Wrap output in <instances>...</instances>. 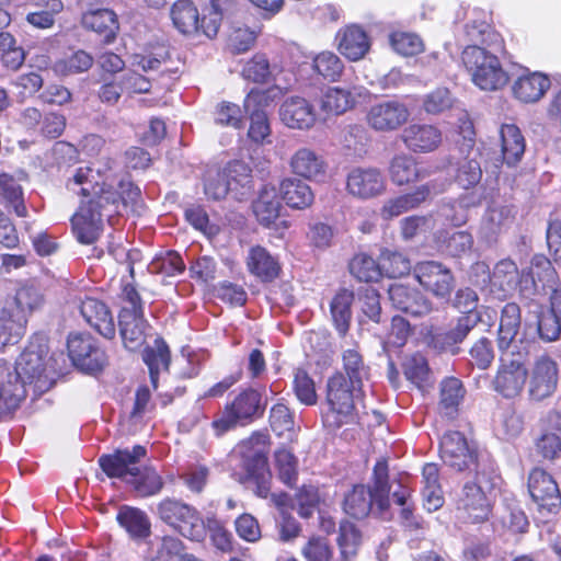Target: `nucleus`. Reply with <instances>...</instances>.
<instances>
[{
	"label": "nucleus",
	"instance_id": "obj_45",
	"mask_svg": "<svg viewBox=\"0 0 561 561\" xmlns=\"http://www.w3.org/2000/svg\"><path fill=\"white\" fill-rule=\"evenodd\" d=\"M465 37L468 45H479L482 47H501L502 39L499 33L485 22L468 23L465 26Z\"/></svg>",
	"mask_w": 561,
	"mask_h": 561
},
{
	"label": "nucleus",
	"instance_id": "obj_58",
	"mask_svg": "<svg viewBox=\"0 0 561 561\" xmlns=\"http://www.w3.org/2000/svg\"><path fill=\"white\" fill-rule=\"evenodd\" d=\"M185 264L178 252L168 251L157 256L149 265L151 273L175 276L183 273Z\"/></svg>",
	"mask_w": 561,
	"mask_h": 561
},
{
	"label": "nucleus",
	"instance_id": "obj_46",
	"mask_svg": "<svg viewBox=\"0 0 561 561\" xmlns=\"http://www.w3.org/2000/svg\"><path fill=\"white\" fill-rule=\"evenodd\" d=\"M402 368L408 380L423 389L430 383L431 371L426 358L419 353L405 356Z\"/></svg>",
	"mask_w": 561,
	"mask_h": 561
},
{
	"label": "nucleus",
	"instance_id": "obj_14",
	"mask_svg": "<svg viewBox=\"0 0 561 561\" xmlns=\"http://www.w3.org/2000/svg\"><path fill=\"white\" fill-rule=\"evenodd\" d=\"M514 208L504 202L493 201L489 204L479 227V238L488 245L495 244L513 225Z\"/></svg>",
	"mask_w": 561,
	"mask_h": 561
},
{
	"label": "nucleus",
	"instance_id": "obj_23",
	"mask_svg": "<svg viewBox=\"0 0 561 561\" xmlns=\"http://www.w3.org/2000/svg\"><path fill=\"white\" fill-rule=\"evenodd\" d=\"M11 369V364L0 359V416L15 410L26 391Z\"/></svg>",
	"mask_w": 561,
	"mask_h": 561
},
{
	"label": "nucleus",
	"instance_id": "obj_48",
	"mask_svg": "<svg viewBox=\"0 0 561 561\" xmlns=\"http://www.w3.org/2000/svg\"><path fill=\"white\" fill-rule=\"evenodd\" d=\"M382 275L397 278L408 275L411 271L410 260L401 252L383 249L379 256Z\"/></svg>",
	"mask_w": 561,
	"mask_h": 561
},
{
	"label": "nucleus",
	"instance_id": "obj_24",
	"mask_svg": "<svg viewBox=\"0 0 561 561\" xmlns=\"http://www.w3.org/2000/svg\"><path fill=\"white\" fill-rule=\"evenodd\" d=\"M519 329V306L514 302L506 304L502 309L497 333V345L501 353H504V351H520L518 346Z\"/></svg>",
	"mask_w": 561,
	"mask_h": 561
},
{
	"label": "nucleus",
	"instance_id": "obj_35",
	"mask_svg": "<svg viewBox=\"0 0 561 561\" xmlns=\"http://www.w3.org/2000/svg\"><path fill=\"white\" fill-rule=\"evenodd\" d=\"M11 369L19 377V382L25 389L26 383H31L42 377L45 371V363L39 352L31 348L24 351L18 358Z\"/></svg>",
	"mask_w": 561,
	"mask_h": 561
},
{
	"label": "nucleus",
	"instance_id": "obj_7",
	"mask_svg": "<svg viewBox=\"0 0 561 561\" xmlns=\"http://www.w3.org/2000/svg\"><path fill=\"white\" fill-rule=\"evenodd\" d=\"M359 387V383H351V380L341 373L329 378L327 401L330 410L325 414L328 426L339 428L354 421V391Z\"/></svg>",
	"mask_w": 561,
	"mask_h": 561
},
{
	"label": "nucleus",
	"instance_id": "obj_1",
	"mask_svg": "<svg viewBox=\"0 0 561 561\" xmlns=\"http://www.w3.org/2000/svg\"><path fill=\"white\" fill-rule=\"evenodd\" d=\"M115 162L107 159L104 169L94 170L90 167L79 168L69 181L70 190L76 191L73 186H81L80 193L88 196L92 193L93 197L88 204H82L79 210L71 217L72 230L80 243H94L102 231V211L119 213V205L136 203L140 196V190L129 181L116 180L112 171Z\"/></svg>",
	"mask_w": 561,
	"mask_h": 561
},
{
	"label": "nucleus",
	"instance_id": "obj_17",
	"mask_svg": "<svg viewBox=\"0 0 561 561\" xmlns=\"http://www.w3.org/2000/svg\"><path fill=\"white\" fill-rule=\"evenodd\" d=\"M528 492L539 510L552 512L561 506V494L556 480L541 468L530 471Z\"/></svg>",
	"mask_w": 561,
	"mask_h": 561
},
{
	"label": "nucleus",
	"instance_id": "obj_15",
	"mask_svg": "<svg viewBox=\"0 0 561 561\" xmlns=\"http://www.w3.org/2000/svg\"><path fill=\"white\" fill-rule=\"evenodd\" d=\"M440 458L443 462L462 471L477 461V449L460 432H448L440 440Z\"/></svg>",
	"mask_w": 561,
	"mask_h": 561
},
{
	"label": "nucleus",
	"instance_id": "obj_16",
	"mask_svg": "<svg viewBox=\"0 0 561 561\" xmlns=\"http://www.w3.org/2000/svg\"><path fill=\"white\" fill-rule=\"evenodd\" d=\"M67 346L73 364L82 370L95 373L107 363L106 354L99 348L95 341L89 335H71L68 339Z\"/></svg>",
	"mask_w": 561,
	"mask_h": 561
},
{
	"label": "nucleus",
	"instance_id": "obj_61",
	"mask_svg": "<svg viewBox=\"0 0 561 561\" xmlns=\"http://www.w3.org/2000/svg\"><path fill=\"white\" fill-rule=\"evenodd\" d=\"M282 91L279 88H271L266 90L253 89L244 100V111L252 113L254 111H264L270 106L279 95Z\"/></svg>",
	"mask_w": 561,
	"mask_h": 561
},
{
	"label": "nucleus",
	"instance_id": "obj_34",
	"mask_svg": "<svg viewBox=\"0 0 561 561\" xmlns=\"http://www.w3.org/2000/svg\"><path fill=\"white\" fill-rule=\"evenodd\" d=\"M81 24L84 28L103 35L106 42L115 37L118 28L116 14L108 9L87 11L82 14Z\"/></svg>",
	"mask_w": 561,
	"mask_h": 561
},
{
	"label": "nucleus",
	"instance_id": "obj_43",
	"mask_svg": "<svg viewBox=\"0 0 561 561\" xmlns=\"http://www.w3.org/2000/svg\"><path fill=\"white\" fill-rule=\"evenodd\" d=\"M354 300L353 291L348 289L340 290L331 302V314L334 325L340 335H345L352 317L351 306Z\"/></svg>",
	"mask_w": 561,
	"mask_h": 561
},
{
	"label": "nucleus",
	"instance_id": "obj_64",
	"mask_svg": "<svg viewBox=\"0 0 561 561\" xmlns=\"http://www.w3.org/2000/svg\"><path fill=\"white\" fill-rule=\"evenodd\" d=\"M215 122L221 126L239 129L243 125L242 110L234 103L221 102L216 108Z\"/></svg>",
	"mask_w": 561,
	"mask_h": 561
},
{
	"label": "nucleus",
	"instance_id": "obj_38",
	"mask_svg": "<svg viewBox=\"0 0 561 561\" xmlns=\"http://www.w3.org/2000/svg\"><path fill=\"white\" fill-rule=\"evenodd\" d=\"M359 95L355 88L331 87L322 96L321 108L328 114L341 115L355 105L356 98Z\"/></svg>",
	"mask_w": 561,
	"mask_h": 561
},
{
	"label": "nucleus",
	"instance_id": "obj_40",
	"mask_svg": "<svg viewBox=\"0 0 561 561\" xmlns=\"http://www.w3.org/2000/svg\"><path fill=\"white\" fill-rule=\"evenodd\" d=\"M282 205L274 187L265 186L253 203V211L257 220L270 227L279 217Z\"/></svg>",
	"mask_w": 561,
	"mask_h": 561
},
{
	"label": "nucleus",
	"instance_id": "obj_49",
	"mask_svg": "<svg viewBox=\"0 0 561 561\" xmlns=\"http://www.w3.org/2000/svg\"><path fill=\"white\" fill-rule=\"evenodd\" d=\"M374 485L371 491L376 496V506L378 508V513L381 514L389 506V492L390 485L388 482V463L386 460L380 459L376 462L374 467Z\"/></svg>",
	"mask_w": 561,
	"mask_h": 561
},
{
	"label": "nucleus",
	"instance_id": "obj_30",
	"mask_svg": "<svg viewBox=\"0 0 561 561\" xmlns=\"http://www.w3.org/2000/svg\"><path fill=\"white\" fill-rule=\"evenodd\" d=\"M336 39L339 42V51L352 61L364 58L370 47L367 34L356 25L341 30L336 35Z\"/></svg>",
	"mask_w": 561,
	"mask_h": 561
},
{
	"label": "nucleus",
	"instance_id": "obj_6",
	"mask_svg": "<svg viewBox=\"0 0 561 561\" xmlns=\"http://www.w3.org/2000/svg\"><path fill=\"white\" fill-rule=\"evenodd\" d=\"M170 18L173 26L183 35L214 38L221 25V16L217 12H210L201 18L197 7L192 0H178L170 9Z\"/></svg>",
	"mask_w": 561,
	"mask_h": 561
},
{
	"label": "nucleus",
	"instance_id": "obj_11",
	"mask_svg": "<svg viewBox=\"0 0 561 561\" xmlns=\"http://www.w3.org/2000/svg\"><path fill=\"white\" fill-rule=\"evenodd\" d=\"M265 403L262 402L261 392L249 388L238 393L231 403L227 404L221 416L213 422L217 434H222L239 422L251 421L261 415Z\"/></svg>",
	"mask_w": 561,
	"mask_h": 561
},
{
	"label": "nucleus",
	"instance_id": "obj_37",
	"mask_svg": "<svg viewBox=\"0 0 561 561\" xmlns=\"http://www.w3.org/2000/svg\"><path fill=\"white\" fill-rule=\"evenodd\" d=\"M428 185L419 186L414 192L388 199L381 208V217L386 220L400 216L417 207L430 195Z\"/></svg>",
	"mask_w": 561,
	"mask_h": 561
},
{
	"label": "nucleus",
	"instance_id": "obj_8",
	"mask_svg": "<svg viewBox=\"0 0 561 561\" xmlns=\"http://www.w3.org/2000/svg\"><path fill=\"white\" fill-rule=\"evenodd\" d=\"M528 377L527 353L504 351L492 381L493 389L504 398H516L523 392Z\"/></svg>",
	"mask_w": 561,
	"mask_h": 561
},
{
	"label": "nucleus",
	"instance_id": "obj_55",
	"mask_svg": "<svg viewBox=\"0 0 561 561\" xmlns=\"http://www.w3.org/2000/svg\"><path fill=\"white\" fill-rule=\"evenodd\" d=\"M274 458L279 479L287 485H294L298 476L297 458L285 448L276 450Z\"/></svg>",
	"mask_w": 561,
	"mask_h": 561
},
{
	"label": "nucleus",
	"instance_id": "obj_60",
	"mask_svg": "<svg viewBox=\"0 0 561 561\" xmlns=\"http://www.w3.org/2000/svg\"><path fill=\"white\" fill-rule=\"evenodd\" d=\"M313 69L325 79L336 80L343 71V62L331 51H322L313 59Z\"/></svg>",
	"mask_w": 561,
	"mask_h": 561
},
{
	"label": "nucleus",
	"instance_id": "obj_52",
	"mask_svg": "<svg viewBox=\"0 0 561 561\" xmlns=\"http://www.w3.org/2000/svg\"><path fill=\"white\" fill-rule=\"evenodd\" d=\"M360 542V534L355 525L345 520L340 524V535L337 543L340 547V557L342 561H351L356 552Z\"/></svg>",
	"mask_w": 561,
	"mask_h": 561
},
{
	"label": "nucleus",
	"instance_id": "obj_2",
	"mask_svg": "<svg viewBox=\"0 0 561 561\" xmlns=\"http://www.w3.org/2000/svg\"><path fill=\"white\" fill-rule=\"evenodd\" d=\"M146 455L144 446L135 445L131 449H117L113 454L101 456L99 463L107 477L124 479L134 485L140 496H150L161 491L163 481L153 468H138V462Z\"/></svg>",
	"mask_w": 561,
	"mask_h": 561
},
{
	"label": "nucleus",
	"instance_id": "obj_9",
	"mask_svg": "<svg viewBox=\"0 0 561 561\" xmlns=\"http://www.w3.org/2000/svg\"><path fill=\"white\" fill-rule=\"evenodd\" d=\"M14 311L4 308L0 317V334L9 333V337L3 342L15 343L22 335L24 325L27 322V314L32 313L43 305V295L39 289L25 285L18 289L15 294Z\"/></svg>",
	"mask_w": 561,
	"mask_h": 561
},
{
	"label": "nucleus",
	"instance_id": "obj_26",
	"mask_svg": "<svg viewBox=\"0 0 561 561\" xmlns=\"http://www.w3.org/2000/svg\"><path fill=\"white\" fill-rule=\"evenodd\" d=\"M387 171L390 181L398 186L414 183L426 175L416 159L405 152L394 154L388 163Z\"/></svg>",
	"mask_w": 561,
	"mask_h": 561
},
{
	"label": "nucleus",
	"instance_id": "obj_56",
	"mask_svg": "<svg viewBox=\"0 0 561 561\" xmlns=\"http://www.w3.org/2000/svg\"><path fill=\"white\" fill-rule=\"evenodd\" d=\"M392 48L400 55L414 56L424 50L421 37L414 33L394 32L390 35Z\"/></svg>",
	"mask_w": 561,
	"mask_h": 561
},
{
	"label": "nucleus",
	"instance_id": "obj_41",
	"mask_svg": "<svg viewBox=\"0 0 561 561\" xmlns=\"http://www.w3.org/2000/svg\"><path fill=\"white\" fill-rule=\"evenodd\" d=\"M462 382L455 377H447L440 383V412L447 417H454L465 397Z\"/></svg>",
	"mask_w": 561,
	"mask_h": 561
},
{
	"label": "nucleus",
	"instance_id": "obj_59",
	"mask_svg": "<svg viewBox=\"0 0 561 561\" xmlns=\"http://www.w3.org/2000/svg\"><path fill=\"white\" fill-rule=\"evenodd\" d=\"M220 172L225 175L226 182H232L233 187L230 192L238 193L239 190L250 188L251 170L244 162L233 161Z\"/></svg>",
	"mask_w": 561,
	"mask_h": 561
},
{
	"label": "nucleus",
	"instance_id": "obj_29",
	"mask_svg": "<svg viewBox=\"0 0 561 561\" xmlns=\"http://www.w3.org/2000/svg\"><path fill=\"white\" fill-rule=\"evenodd\" d=\"M280 118L289 128L308 129L316 122L311 104L302 98H290L280 107Z\"/></svg>",
	"mask_w": 561,
	"mask_h": 561
},
{
	"label": "nucleus",
	"instance_id": "obj_44",
	"mask_svg": "<svg viewBox=\"0 0 561 561\" xmlns=\"http://www.w3.org/2000/svg\"><path fill=\"white\" fill-rule=\"evenodd\" d=\"M116 518L119 525L134 537H145L150 531V522L139 508L123 506Z\"/></svg>",
	"mask_w": 561,
	"mask_h": 561
},
{
	"label": "nucleus",
	"instance_id": "obj_5",
	"mask_svg": "<svg viewBox=\"0 0 561 561\" xmlns=\"http://www.w3.org/2000/svg\"><path fill=\"white\" fill-rule=\"evenodd\" d=\"M157 512L163 523L183 537L193 541L205 539V520L195 507L179 500L164 499L158 504Z\"/></svg>",
	"mask_w": 561,
	"mask_h": 561
},
{
	"label": "nucleus",
	"instance_id": "obj_31",
	"mask_svg": "<svg viewBox=\"0 0 561 561\" xmlns=\"http://www.w3.org/2000/svg\"><path fill=\"white\" fill-rule=\"evenodd\" d=\"M537 331L541 340L552 342L561 336V289L550 296V310L541 312L537 320Z\"/></svg>",
	"mask_w": 561,
	"mask_h": 561
},
{
	"label": "nucleus",
	"instance_id": "obj_25",
	"mask_svg": "<svg viewBox=\"0 0 561 561\" xmlns=\"http://www.w3.org/2000/svg\"><path fill=\"white\" fill-rule=\"evenodd\" d=\"M80 312L85 321L106 339L115 336V323L106 305L95 298H87L80 305Z\"/></svg>",
	"mask_w": 561,
	"mask_h": 561
},
{
	"label": "nucleus",
	"instance_id": "obj_33",
	"mask_svg": "<svg viewBox=\"0 0 561 561\" xmlns=\"http://www.w3.org/2000/svg\"><path fill=\"white\" fill-rule=\"evenodd\" d=\"M343 508L354 518H364L375 508L378 512L375 493L370 488L356 485L345 495Z\"/></svg>",
	"mask_w": 561,
	"mask_h": 561
},
{
	"label": "nucleus",
	"instance_id": "obj_19",
	"mask_svg": "<svg viewBox=\"0 0 561 561\" xmlns=\"http://www.w3.org/2000/svg\"><path fill=\"white\" fill-rule=\"evenodd\" d=\"M347 192L359 199H369L386 191V180L377 168H354L346 178Z\"/></svg>",
	"mask_w": 561,
	"mask_h": 561
},
{
	"label": "nucleus",
	"instance_id": "obj_32",
	"mask_svg": "<svg viewBox=\"0 0 561 561\" xmlns=\"http://www.w3.org/2000/svg\"><path fill=\"white\" fill-rule=\"evenodd\" d=\"M119 328L125 347L134 351L142 344L146 328L142 312L122 309L119 313Z\"/></svg>",
	"mask_w": 561,
	"mask_h": 561
},
{
	"label": "nucleus",
	"instance_id": "obj_51",
	"mask_svg": "<svg viewBox=\"0 0 561 561\" xmlns=\"http://www.w3.org/2000/svg\"><path fill=\"white\" fill-rule=\"evenodd\" d=\"M476 324L471 316H463L458 319L457 324L451 330L436 334L434 342L443 350L451 348L462 342Z\"/></svg>",
	"mask_w": 561,
	"mask_h": 561
},
{
	"label": "nucleus",
	"instance_id": "obj_54",
	"mask_svg": "<svg viewBox=\"0 0 561 561\" xmlns=\"http://www.w3.org/2000/svg\"><path fill=\"white\" fill-rule=\"evenodd\" d=\"M454 103L455 98L451 92L445 87H439L424 96L422 106L427 114L438 115L450 110Z\"/></svg>",
	"mask_w": 561,
	"mask_h": 561
},
{
	"label": "nucleus",
	"instance_id": "obj_18",
	"mask_svg": "<svg viewBox=\"0 0 561 561\" xmlns=\"http://www.w3.org/2000/svg\"><path fill=\"white\" fill-rule=\"evenodd\" d=\"M528 392L535 400H541L551 396L559 381L558 364L548 356L538 357L528 377Z\"/></svg>",
	"mask_w": 561,
	"mask_h": 561
},
{
	"label": "nucleus",
	"instance_id": "obj_22",
	"mask_svg": "<svg viewBox=\"0 0 561 561\" xmlns=\"http://www.w3.org/2000/svg\"><path fill=\"white\" fill-rule=\"evenodd\" d=\"M389 299L393 307L413 317H423L432 312V302L417 289L394 284L389 288Z\"/></svg>",
	"mask_w": 561,
	"mask_h": 561
},
{
	"label": "nucleus",
	"instance_id": "obj_62",
	"mask_svg": "<svg viewBox=\"0 0 561 561\" xmlns=\"http://www.w3.org/2000/svg\"><path fill=\"white\" fill-rule=\"evenodd\" d=\"M294 392L297 399L306 405H313L317 402V392L313 380L302 370L297 369L294 378Z\"/></svg>",
	"mask_w": 561,
	"mask_h": 561
},
{
	"label": "nucleus",
	"instance_id": "obj_21",
	"mask_svg": "<svg viewBox=\"0 0 561 561\" xmlns=\"http://www.w3.org/2000/svg\"><path fill=\"white\" fill-rule=\"evenodd\" d=\"M290 171L306 180L325 178L328 163L322 154L309 147H300L289 158Z\"/></svg>",
	"mask_w": 561,
	"mask_h": 561
},
{
	"label": "nucleus",
	"instance_id": "obj_28",
	"mask_svg": "<svg viewBox=\"0 0 561 561\" xmlns=\"http://www.w3.org/2000/svg\"><path fill=\"white\" fill-rule=\"evenodd\" d=\"M245 264L250 274L262 282L274 280L280 272L277 257L261 245H253L249 249Z\"/></svg>",
	"mask_w": 561,
	"mask_h": 561
},
{
	"label": "nucleus",
	"instance_id": "obj_10",
	"mask_svg": "<svg viewBox=\"0 0 561 561\" xmlns=\"http://www.w3.org/2000/svg\"><path fill=\"white\" fill-rule=\"evenodd\" d=\"M490 291L497 299H505L518 291L523 296L533 293L535 287L534 277L524 271H519L516 263L511 259L499 261L491 275H489Z\"/></svg>",
	"mask_w": 561,
	"mask_h": 561
},
{
	"label": "nucleus",
	"instance_id": "obj_4",
	"mask_svg": "<svg viewBox=\"0 0 561 561\" xmlns=\"http://www.w3.org/2000/svg\"><path fill=\"white\" fill-rule=\"evenodd\" d=\"M500 48L467 45L461 53V62L471 81L483 91H497L508 83V73L496 56Z\"/></svg>",
	"mask_w": 561,
	"mask_h": 561
},
{
	"label": "nucleus",
	"instance_id": "obj_3",
	"mask_svg": "<svg viewBox=\"0 0 561 561\" xmlns=\"http://www.w3.org/2000/svg\"><path fill=\"white\" fill-rule=\"evenodd\" d=\"M501 477L492 468H479L473 479L467 481L457 502V511L470 523L488 520L497 496Z\"/></svg>",
	"mask_w": 561,
	"mask_h": 561
},
{
	"label": "nucleus",
	"instance_id": "obj_57",
	"mask_svg": "<svg viewBox=\"0 0 561 561\" xmlns=\"http://www.w3.org/2000/svg\"><path fill=\"white\" fill-rule=\"evenodd\" d=\"M250 126L248 130L249 139L256 145L271 142V125L265 111H254L249 113Z\"/></svg>",
	"mask_w": 561,
	"mask_h": 561
},
{
	"label": "nucleus",
	"instance_id": "obj_63",
	"mask_svg": "<svg viewBox=\"0 0 561 561\" xmlns=\"http://www.w3.org/2000/svg\"><path fill=\"white\" fill-rule=\"evenodd\" d=\"M272 75L270 62L265 55H254L242 69V76L253 82H265Z\"/></svg>",
	"mask_w": 561,
	"mask_h": 561
},
{
	"label": "nucleus",
	"instance_id": "obj_36",
	"mask_svg": "<svg viewBox=\"0 0 561 561\" xmlns=\"http://www.w3.org/2000/svg\"><path fill=\"white\" fill-rule=\"evenodd\" d=\"M279 192L287 206L295 209H306L314 201L311 187L298 179H284L280 182Z\"/></svg>",
	"mask_w": 561,
	"mask_h": 561
},
{
	"label": "nucleus",
	"instance_id": "obj_20",
	"mask_svg": "<svg viewBox=\"0 0 561 561\" xmlns=\"http://www.w3.org/2000/svg\"><path fill=\"white\" fill-rule=\"evenodd\" d=\"M401 140L411 152L430 153L440 147L443 133L436 125L413 123L402 130Z\"/></svg>",
	"mask_w": 561,
	"mask_h": 561
},
{
	"label": "nucleus",
	"instance_id": "obj_12",
	"mask_svg": "<svg viewBox=\"0 0 561 561\" xmlns=\"http://www.w3.org/2000/svg\"><path fill=\"white\" fill-rule=\"evenodd\" d=\"M409 107L398 101L388 100L369 106L366 113L367 125L379 133H390L399 129L410 118Z\"/></svg>",
	"mask_w": 561,
	"mask_h": 561
},
{
	"label": "nucleus",
	"instance_id": "obj_39",
	"mask_svg": "<svg viewBox=\"0 0 561 561\" xmlns=\"http://www.w3.org/2000/svg\"><path fill=\"white\" fill-rule=\"evenodd\" d=\"M501 146L503 160L507 165H515L520 161L525 152V139L519 128L513 124L501 127Z\"/></svg>",
	"mask_w": 561,
	"mask_h": 561
},
{
	"label": "nucleus",
	"instance_id": "obj_42",
	"mask_svg": "<svg viewBox=\"0 0 561 561\" xmlns=\"http://www.w3.org/2000/svg\"><path fill=\"white\" fill-rule=\"evenodd\" d=\"M142 357L149 368L151 383L157 388L159 373L169 368V347L162 339H156L153 345L145 350Z\"/></svg>",
	"mask_w": 561,
	"mask_h": 561
},
{
	"label": "nucleus",
	"instance_id": "obj_50",
	"mask_svg": "<svg viewBox=\"0 0 561 561\" xmlns=\"http://www.w3.org/2000/svg\"><path fill=\"white\" fill-rule=\"evenodd\" d=\"M350 272L360 282H375L382 275L380 261L377 263L371 256L359 253L350 262Z\"/></svg>",
	"mask_w": 561,
	"mask_h": 561
},
{
	"label": "nucleus",
	"instance_id": "obj_27",
	"mask_svg": "<svg viewBox=\"0 0 561 561\" xmlns=\"http://www.w3.org/2000/svg\"><path fill=\"white\" fill-rule=\"evenodd\" d=\"M551 81L542 72H527L519 76L513 83L512 90L516 99L525 103L539 101L550 89Z\"/></svg>",
	"mask_w": 561,
	"mask_h": 561
},
{
	"label": "nucleus",
	"instance_id": "obj_53",
	"mask_svg": "<svg viewBox=\"0 0 561 561\" xmlns=\"http://www.w3.org/2000/svg\"><path fill=\"white\" fill-rule=\"evenodd\" d=\"M0 190L3 198L13 208L19 217L26 216V207L23 202L22 187L8 174L0 175Z\"/></svg>",
	"mask_w": 561,
	"mask_h": 561
},
{
	"label": "nucleus",
	"instance_id": "obj_47",
	"mask_svg": "<svg viewBox=\"0 0 561 561\" xmlns=\"http://www.w3.org/2000/svg\"><path fill=\"white\" fill-rule=\"evenodd\" d=\"M93 65V57L84 50H77L57 60L53 70L58 76H71L88 71Z\"/></svg>",
	"mask_w": 561,
	"mask_h": 561
},
{
	"label": "nucleus",
	"instance_id": "obj_13",
	"mask_svg": "<svg viewBox=\"0 0 561 561\" xmlns=\"http://www.w3.org/2000/svg\"><path fill=\"white\" fill-rule=\"evenodd\" d=\"M414 276L420 285L437 298H448L455 287L451 271L436 261L420 262L414 267Z\"/></svg>",
	"mask_w": 561,
	"mask_h": 561
}]
</instances>
